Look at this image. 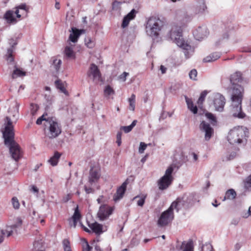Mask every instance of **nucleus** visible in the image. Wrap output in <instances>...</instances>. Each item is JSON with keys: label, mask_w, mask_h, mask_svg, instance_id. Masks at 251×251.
<instances>
[{"label": "nucleus", "mask_w": 251, "mask_h": 251, "mask_svg": "<svg viewBox=\"0 0 251 251\" xmlns=\"http://www.w3.org/2000/svg\"><path fill=\"white\" fill-rule=\"evenodd\" d=\"M242 81V74L240 72H236L232 74L230 77L231 86L230 89L232 91L231 100L232 112L233 117L240 119L244 118L246 114L242 112L241 102L243 98V87L239 84Z\"/></svg>", "instance_id": "obj_1"}, {"label": "nucleus", "mask_w": 251, "mask_h": 251, "mask_svg": "<svg viewBox=\"0 0 251 251\" xmlns=\"http://www.w3.org/2000/svg\"><path fill=\"white\" fill-rule=\"evenodd\" d=\"M177 19L178 22L173 24L168 35L171 40L178 47L186 51L184 53L185 56H187V51L191 49V46L184 39L182 36V31L188 22V18L183 13L182 18L178 17Z\"/></svg>", "instance_id": "obj_2"}, {"label": "nucleus", "mask_w": 251, "mask_h": 251, "mask_svg": "<svg viewBox=\"0 0 251 251\" xmlns=\"http://www.w3.org/2000/svg\"><path fill=\"white\" fill-rule=\"evenodd\" d=\"M5 124L4 129L2 131L4 145L9 148L11 157H22L23 152L19 144L14 140V126L10 117H6Z\"/></svg>", "instance_id": "obj_3"}, {"label": "nucleus", "mask_w": 251, "mask_h": 251, "mask_svg": "<svg viewBox=\"0 0 251 251\" xmlns=\"http://www.w3.org/2000/svg\"><path fill=\"white\" fill-rule=\"evenodd\" d=\"M164 25V21L158 17H151L148 19L146 26V32L154 42L159 41L160 32Z\"/></svg>", "instance_id": "obj_4"}, {"label": "nucleus", "mask_w": 251, "mask_h": 251, "mask_svg": "<svg viewBox=\"0 0 251 251\" xmlns=\"http://www.w3.org/2000/svg\"><path fill=\"white\" fill-rule=\"evenodd\" d=\"M248 136L249 131L247 128L238 126L230 130L227 136V140L231 144H242L246 143Z\"/></svg>", "instance_id": "obj_5"}, {"label": "nucleus", "mask_w": 251, "mask_h": 251, "mask_svg": "<svg viewBox=\"0 0 251 251\" xmlns=\"http://www.w3.org/2000/svg\"><path fill=\"white\" fill-rule=\"evenodd\" d=\"M182 201L180 198H177L173 201L169 208L163 212L158 220L157 224L160 226H164L171 222L174 218L173 210L174 209L178 211V203Z\"/></svg>", "instance_id": "obj_6"}, {"label": "nucleus", "mask_w": 251, "mask_h": 251, "mask_svg": "<svg viewBox=\"0 0 251 251\" xmlns=\"http://www.w3.org/2000/svg\"><path fill=\"white\" fill-rule=\"evenodd\" d=\"M47 124L45 125L46 136L50 139L57 137L62 132V127L58 120L54 117H51Z\"/></svg>", "instance_id": "obj_7"}, {"label": "nucleus", "mask_w": 251, "mask_h": 251, "mask_svg": "<svg viewBox=\"0 0 251 251\" xmlns=\"http://www.w3.org/2000/svg\"><path fill=\"white\" fill-rule=\"evenodd\" d=\"M180 166L181 164L177 165L173 164L167 168L164 175L157 181V185L159 190H166L172 184L174 180L172 174L174 168L176 167L178 169Z\"/></svg>", "instance_id": "obj_8"}, {"label": "nucleus", "mask_w": 251, "mask_h": 251, "mask_svg": "<svg viewBox=\"0 0 251 251\" xmlns=\"http://www.w3.org/2000/svg\"><path fill=\"white\" fill-rule=\"evenodd\" d=\"M101 176L100 167L99 164H97L91 167L88 177L89 182L92 184L98 182Z\"/></svg>", "instance_id": "obj_9"}, {"label": "nucleus", "mask_w": 251, "mask_h": 251, "mask_svg": "<svg viewBox=\"0 0 251 251\" xmlns=\"http://www.w3.org/2000/svg\"><path fill=\"white\" fill-rule=\"evenodd\" d=\"M88 77L93 79L94 82L97 83L101 81V74L98 66L95 64H91L87 72Z\"/></svg>", "instance_id": "obj_10"}, {"label": "nucleus", "mask_w": 251, "mask_h": 251, "mask_svg": "<svg viewBox=\"0 0 251 251\" xmlns=\"http://www.w3.org/2000/svg\"><path fill=\"white\" fill-rule=\"evenodd\" d=\"M114 209V207H111L107 204H102L99 208L98 213V217L101 220H104L112 214Z\"/></svg>", "instance_id": "obj_11"}, {"label": "nucleus", "mask_w": 251, "mask_h": 251, "mask_svg": "<svg viewBox=\"0 0 251 251\" xmlns=\"http://www.w3.org/2000/svg\"><path fill=\"white\" fill-rule=\"evenodd\" d=\"M200 128L201 131L205 132V139L209 140L214 133V129L210 124L204 121H202L200 125Z\"/></svg>", "instance_id": "obj_12"}, {"label": "nucleus", "mask_w": 251, "mask_h": 251, "mask_svg": "<svg viewBox=\"0 0 251 251\" xmlns=\"http://www.w3.org/2000/svg\"><path fill=\"white\" fill-rule=\"evenodd\" d=\"M180 199L182 200V201L178 203V206L181 205L182 206L189 207L194 204L196 201H198L196 195L194 194H190L187 197L184 196L183 197L180 198Z\"/></svg>", "instance_id": "obj_13"}, {"label": "nucleus", "mask_w": 251, "mask_h": 251, "mask_svg": "<svg viewBox=\"0 0 251 251\" xmlns=\"http://www.w3.org/2000/svg\"><path fill=\"white\" fill-rule=\"evenodd\" d=\"M18 225H13L11 226H7L5 231L0 228V244L2 243L4 239V236L5 234L7 235V237H9L12 235L13 232V229H16L18 226H21L22 223V221L18 219Z\"/></svg>", "instance_id": "obj_14"}, {"label": "nucleus", "mask_w": 251, "mask_h": 251, "mask_svg": "<svg viewBox=\"0 0 251 251\" xmlns=\"http://www.w3.org/2000/svg\"><path fill=\"white\" fill-rule=\"evenodd\" d=\"M213 103L215 110L219 112H222L224 110L226 103L225 98L223 95L217 94L215 96Z\"/></svg>", "instance_id": "obj_15"}, {"label": "nucleus", "mask_w": 251, "mask_h": 251, "mask_svg": "<svg viewBox=\"0 0 251 251\" xmlns=\"http://www.w3.org/2000/svg\"><path fill=\"white\" fill-rule=\"evenodd\" d=\"M127 183L128 182L126 180L120 186L117 188L116 192L113 197V200L115 202L119 201L123 198L126 190Z\"/></svg>", "instance_id": "obj_16"}, {"label": "nucleus", "mask_w": 251, "mask_h": 251, "mask_svg": "<svg viewBox=\"0 0 251 251\" xmlns=\"http://www.w3.org/2000/svg\"><path fill=\"white\" fill-rule=\"evenodd\" d=\"M208 34L207 28L205 25L199 26L193 31V35L197 40H201L206 37Z\"/></svg>", "instance_id": "obj_17"}, {"label": "nucleus", "mask_w": 251, "mask_h": 251, "mask_svg": "<svg viewBox=\"0 0 251 251\" xmlns=\"http://www.w3.org/2000/svg\"><path fill=\"white\" fill-rule=\"evenodd\" d=\"M15 13L17 18L26 17L29 11V8L25 3H22L16 7Z\"/></svg>", "instance_id": "obj_18"}, {"label": "nucleus", "mask_w": 251, "mask_h": 251, "mask_svg": "<svg viewBox=\"0 0 251 251\" xmlns=\"http://www.w3.org/2000/svg\"><path fill=\"white\" fill-rule=\"evenodd\" d=\"M50 68L55 70L56 72H58L59 71L62 61L60 59H58L56 57H52L50 60Z\"/></svg>", "instance_id": "obj_19"}, {"label": "nucleus", "mask_w": 251, "mask_h": 251, "mask_svg": "<svg viewBox=\"0 0 251 251\" xmlns=\"http://www.w3.org/2000/svg\"><path fill=\"white\" fill-rule=\"evenodd\" d=\"M88 226L93 232L96 234H100L102 232V226L101 225L95 222L93 223H88Z\"/></svg>", "instance_id": "obj_20"}, {"label": "nucleus", "mask_w": 251, "mask_h": 251, "mask_svg": "<svg viewBox=\"0 0 251 251\" xmlns=\"http://www.w3.org/2000/svg\"><path fill=\"white\" fill-rule=\"evenodd\" d=\"M70 31L72 32V33L70 34L69 38V40L73 43L76 42L80 36V34H79L77 31V28L75 27H72Z\"/></svg>", "instance_id": "obj_21"}, {"label": "nucleus", "mask_w": 251, "mask_h": 251, "mask_svg": "<svg viewBox=\"0 0 251 251\" xmlns=\"http://www.w3.org/2000/svg\"><path fill=\"white\" fill-rule=\"evenodd\" d=\"M48 109H49V107L48 106H47L46 107V112H44V113L39 118H38L36 121V124L38 125H40L42 124V123L43 121H46V124H47L49 122V120L52 116H50L49 115V114L47 113V111L48 110Z\"/></svg>", "instance_id": "obj_22"}, {"label": "nucleus", "mask_w": 251, "mask_h": 251, "mask_svg": "<svg viewBox=\"0 0 251 251\" xmlns=\"http://www.w3.org/2000/svg\"><path fill=\"white\" fill-rule=\"evenodd\" d=\"M14 39H11L9 41V44L11 45V48L7 49V54L6 55L7 60L9 61L10 62H12L14 60L13 58L12 53L13 52V48L15 46L17 45L16 42H13Z\"/></svg>", "instance_id": "obj_23"}, {"label": "nucleus", "mask_w": 251, "mask_h": 251, "mask_svg": "<svg viewBox=\"0 0 251 251\" xmlns=\"http://www.w3.org/2000/svg\"><path fill=\"white\" fill-rule=\"evenodd\" d=\"M4 18L9 24H15L17 22V20L14 16V12L12 10L6 11L4 15Z\"/></svg>", "instance_id": "obj_24"}, {"label": "nucleus", "mask_w": 251, "mask_h": 251, "mask_svg": "<svg viewBox=\"0 0 251 251\" xmlns=\"http://www.w3.org/2000/svg\"><path fill=\"white\" fill-rule=\"evenodd\" d=\"M221 53L219 52H215L211 53L203 58V61L204 62H211L215 61L220 57Z\"/></svg>", "instance_id": "obj_25"}, {"label": "nucleus", "mask_w": 251, "mask_h": 251, "mask_svg": "<svg viewBox=\"0 0 251 251\" xmlns=\"http://www.w3.org/2000/svg\"><path fill=\"white\" fill-rule=\"evenodd\" d=\"M207 7L203 0H199L197 1L196 7V12L198 13L204 12Z\"/></svg>", "instance_id": "obj_26"}, {"label": "nucleus", "mask_w": 251, "mask_h": 251, "mask_svg": "<svg viewBox=\"0 0 251 251\" xmlns=\"http://www.w3.org/2000/svg\"><path fill=\"white\" fill-rule=\"evenodd\" d=\"M81 218V215L79 211L78 205L76 206L75 209V212L73 215L72 219L73 221V226L75 227L77 222Z\"/></svg>", "instance_id": "obj_27"}, {"label": "nucleus", "mask_w": 251, "mask_h": 251, "mask_svg": "<svg viewBox=\"0 0 251 251\" xmlns=\"http://www.w3.org/2000/svg\"><path fill=\"white\" fill-rule=\"evenodd\" d=\"M236 197V192L232 189L228 190L225 194L223 201L226 200H233Z\"/></svg>", "instance_id": "obj_28"}, {"label": "nucleus", "mask_w": 251, "mask_h": 251, "mask_svg": "<svg viewBox=\"0 0 251 251\" xmlns=\"http://www.w3.org/2000/svg\"><path fill=\"white\" fill-rule=\"evenodd\" d=\"M186 102L188 105V108L194 114H196L198 112V108L196 105H194L193 102L190 100L187 97H185Z\"/></svg>", "instance_id": "obj_29"}, {"label": "nucleus", "mask_w": 251, "mask_h": 251, "mask_svg": "<svg viewBox=\"0 0 251 251\" xmlns=\"http://www.w3.org/2000/svg\"><path fill=\"white\" fill-rule=\"evenodd\" d=\"M55 86L58 89H59L61 92L64 93L66 95H67L68 92L65 88L64 86V84L62 81L60 79H57L55 82Z\"/></svg>", "instance_id": "obj_30"}, {"label": "nucleus", "mask_w": 251, "mask_h": 251, "mask_svg": "<svg viewBox=\"0 0 251 251\" xmlns=\"http://www.w3.org/2000/svg\"><path fill=\"white\" fill-rule=\"evenodd\" d=\"M137 120H134L131 124L128 126H122L120 127L121 130H123L125 133H127L130 132L133 128L136 126L137 124Z\"/></svg>", "instance_id": "obj_31"}, {"label": "nucleus", "mask_w": 251, "mask_h": 251, "mask_svg": "<svg viewBox=\"0 0 251 251\" xmlns=\"http://www.w3.org/2000/svg\"><path fill=\"white\" fill-rule=\"evenodd\" d=\"M26 73L18 68H16L13 71L12 77L13 78H15L17 77H21L25 75Z\"/></svg>", "instance_id": "obj_32"}, {"label": "nucleus", "mask_w": 251, "mask_h": 251, "mask_svg": "<svg viewBox=\"0 0 251 251\" xmlns=\"http://www.w3.org/2000/svg\"><path fill=\"white\" fill-rule=\"evenodd\" d=\"M206 117L210 121L211 124L212 126H216L217 125V121L216 116L212 113L210 112H206L205 114Z\"/></svg>", "instance_id": "obj_33"}, {"label": "nucleus", "mask_w": 251, "mask_h": 251, "mask_svg": "<svg viewBox=\"0 0 251 251\" xmlns=\"http://www.w3.org/2000/svg\"><path fill=\"white\" fill-rule=\"evenodd\" d=\"M64 52L67 57L69 58H74L75 57V53L73 50L70 47L67 46L65 48Z\"/></svg>", "instance_id": "obj_34"}, {"label": "nucleus", "mask_w": 251, "mask_h": 251, "mask_svg": "<svg viewBox=\"0 0 251 251\" xmlns=\"http://www.w3.org/2000/svg\"><path fill=\"white\" fill-rule=\"evenodd\" d=\"M244 186L246 190L251 191V175L247 177L244 180Z\"/></svg>", "instance_id": "obj_35"}, {"label": "nucleus", "mask_w": 251, "mask_h": 251, "mask_svg": "<svg viewBox=\"0 0 251 251\" xmlns=\"http://www.w3.org/2000/svg\"><path fill=\"white\" fill-rule=\"evenodd\" d=\"M128 102L129 110L134 111L135 107V95L134 94L131 95L130 98L128 99Z\"/></svg>", "instance_id": "obj_36"}, {"label": "nucleus", "mask_w": 251, "mask_h": 251, "mask_svg": "<svg viewBox=\"0 0 251 251\" xmlns=\"http://www.w3.org/2000/svg\"><path fill=\"white\" fill-rule=\"evenodd\" d=\"M63 248L64 251H72L71 243L68 239H65L62 241Z\"/></svg>", "instance_id": "obj_37"}, {"label": "nucleus", "mask_w": 251, "mask_h": 251, "mask_svg": "<svg viewBox=\"0 0 251 251\" xmlns=\"http://www.w3.org/2000/svg\"><path fill=\"white\" fill-rule=\"evenodd\" d=\"M207 93L208 92L206 90H204L201 93L200 97L197 101V103L199 107H200V105L202 104Z\"/></svg>", "instance_id": "obj_38"}, {"label": "nucleus", "mask_w": 251, "mask_h": 251, "mask_svg": "<svg viewBox=\"0 0 251 251\" xmlns=\"http://www.w3.org/2000/svg\"><path fill=\"white\" fill-rule=\"evenodd\" d=\"M146 198V196L143 195L141 197L139 196H136L134 198V200L138 199L137 201V205L139 206L142 207L144 204Z\"/></svg>", "instance_id": "obj_39"}, {"label": "nucleus", "mask_w": 251, "mask_h": 251, "mask_svg": "<svg viewBox=\"0 0 251 251\" xmlns=\"http://www.w3.org/2000/svg\"><path fill=\"white\" fill-rule=\"evenodd\" d=\"M183 251H194L193 242L192 240H189L186 244Z\"/></svg>", "instance_id": "obj_40"}, {"label": "nucleus", "mask_w": 251, "mask_h": 251, "mask_svg": "<svg viewBox=\"0 0 251 251\" xmlns=\"http://www.w3.org/2000/svg\"><path fill=\"white\" fill-rule=\"evenodd\" d=\"M19 105H20V104L17 102L15 101L13 106V108L14 109L13 117V119H15V120H17V117L18 115V111H19Z\"/></svg>", "instance_id": "obj_41"}, {"label": "nucleus", "mask_w": 251, "mask_h": 251, "mask_svg": "<svg viewBox=\"0 0 251 251\" xmlns=\"http://www.w3.org/2000/svg\"><path fill=\"white\" fill-rule=\"evenodd\" d=\"M13 207L15 209H18L20 207V203L18 199L14 197L11 200Z\"/></svg>", "instance_id": "obj_42"}, {"label": "nucleus", "mask_w": 251, "mask_h": 251, "mask_svg": "<svg viewBox=\"0 0 251 251\" xmlns=\"http://www.w3.org/2000/svg\"><path fill=\"white\" fill-rule=\"evenodd\" d=\"M131 20L126 16L124 17L123 19V22L122 24V27L124 28L126 27L129 24V23Z\"/></svg>", "instance_id": "obj_43"}, {"label": "nucleus", "mask_w": 251, "mask_h": 251, "mask_svg": "<svg viewBox=\"0 0 251 251\" xmlns=\"http://www.w3.org/2000/svg\"><path fill=\"white\" fill-rule=\"evenodd\" d=\"M189 77L190 79L196 80V77L197 76V71L196 69H193L192 70L189 74Z\"/></svg>", "instance_id": "obj_44"}, {"label": "nucleus", "mask_w": 251, "mask_h": 251, "mask_svg": "<svg viewBox=\"0 0 251 251\" xmlns=\"http://www.w3.org/2000/svg\"><path fill=\"white\" fill-rule=\"evenodd\" d=\"M38 109V106L37 104L34 103L30 104V111L32 115H34Z\"/></svg>", "instance_id": "obj_45"}, {"label": "nucleus", "mask_w": 251, "mask_h": 251, "mask_svg": "<svg viewBox=\"0 0 251 251\" xmlns=\"http://www.w3.org/2000/svg\"><path fill=\"white\" fill-rule=\"evenodd\" d=\"M104 93L106 95L109 96L114 94V91L109 85H107L104 89Z\"/></svg>", "instance_id": "obj_46"}, {"label": "nucleus", "mask_w": 251, "mask_h": 251, "mask_svg": "<svg viewBox=\"0 0 251 251\" xmlns=\"http://www.w3.org/2000/svg\"><path fill=\"white\" fill-rule=\"evenodd\" d=\"M122 134V131H118L117 134V135H116V138H117L116 143H117L118 146H121V143H122V139H121Z\"/></svg>", "instance_id": "obj_47"}, {"label": "nucleus", "mask_w": 251, "mask_h": 251, "mask_svg": "<svg viewBox=\"0 0 251 251\" xmlns=\"http://www.w3.org/2000/svg\"><path fill=\"white\" fill-rule=\"evenodd\" d=\"M128 75L129 74L128 73L125 72L118 76V79L123 82H124L126 80V76Z\"/></svg>", "instance_id": "obj_48"}, {"label": "nucleus", "mask_w": 251, "mask_h": 251, "mask_svg": "<svg viewBox=\"0 0 251 251\" xmlns=\"http://www.w3.org/2000/svg\"><path fill=\"white\" fill-rule=\"evenodd\" d=\"M59 158H50L48 162L50 163L52 166H54L57 164Z\"/></svg>", "instance_id": "obj_49"}, {"label": "nucleus", "mask_w": 251, "mask_h": 251, "mask_svg": "<svg viewBox=\"0 0 251 251\" xmlns=\"http://www.w3.org/2000/svg\"><path fill=\"white\" fill-rule=\"evenodd\" d=\"M136 10L134 9H132L130 12L128 13L126 16L128 17L131 20L133 19L135 17Z\"/></svg>", "instance_id": "obj_50"}, {"label": "nucleus", "mask_w": 251, "mask_h": 251, "mask_svg": "<svg viewBox=\"0 0 251 251\" xmlns=\"http://www.w3.org/2000/svg\"><path fill=\"white\" fill-rule=\"evenodd\" d=\"M147 148V144L144 142H141L139 148V152L143 153Z\"/></svg>", "instance_id": "obj_51"}, {"label": "nucleus", "mask_w": 251, "mask_h": 251, "mask_svg": "<svg viewBox=\"0 0 251 251\" xmlns=\"http://www.w3.org/2000/svg\"><path fill=\"white\" fill-rule=\"evenodd\" d=\"M229 36V30H226V31L222 35V38L223 39H228Z\"/></svg>", "instance_id": "obj_52"}, {"label": "nucleus", "mask_w": 251, "mask_h": 251, "mask_svg": "<svg viewBox=\"0 0 251 251\" xmlns=\"http://www.w3.org/2000/svg\"><path fill=\"white\" fill-rule=\"evenodd\" d=\"M84 190L87 194H90L93 193L94 190L91 187H88L86 186H84Z\"/></svg>", "instance_id": "obj_53"}, {"label": "nucleus", "mask_w": 251, "mask_h": 251, "mask_svg": "<svg viewBox=\"0 0 251 251\" xmlns=\"http://www.w3.org/2000/svg\"><path fill=\"white\" fill-rule=\"evenodd\" d=\"M120 3L117 1H114L112 3V7L113 9L117 10Z\"/></svg>", "instance_id": "obj_54"}, {"label": "nucleus", "mask_w": 251, "mask_h": 251, "mask_svg": "<svg viewBox=\"0 0 251 251\" xmlns=\"http://www.w3.org/2000/svg\"><path fill=\"white\" fill-rule=\"evenodd\" d=\"M92 249V248L91 246H90L88 242H86V246L85 247H83L82 251H91V250Z\"/></svg>", "instance_id": "obj_55"}, {"label": "nucleus", "mask_w": 251, "mask_h": 251, "mask_svg": "<svg viewBox=\"0 0 251 251\" xmlns=\"http://www.w3.org/2000/svg\"><path fill=\"white\" fill-rule=\"evenodd\" d=\"M103 199H104V196L101 195V196H100L97 200L98 203L99 204H100L102 202H104V201H103Z\"/></svg>", "instance_id": "obj_56"}, {"label": "nucleus", "mask_w": 251, "mask_h": 251, "mask_svg": "<svg viewBox=\"0 0 251 251\" xmlns=\"http://www.w3.org/2000/svg\"><path fill=\"white\" fill-rule=\"evenodd\" d=\"M160 69L161 71L162 74H164L166 73L167 68L165 66L161 65Z\"/></svg>", "instance_id": "obj_57"}, {"label": "nucleus", "mask_w": 251, "mask_h": 251, "mask_svg": "<svg viewBox=\"0 0 251 251\" xmlns=\"http://www.w3.org/2000/svg\"><path fill=\"white\" fill-rule=\"evenodd\" d=\"M80 225H81V227L83 228V230L88 232V233H91V230L90 229H89L88 228H87L86 227L84 226L81 223H80Z\"/></svg>", "instance_id": "obj_58"}, {"label": "nucleus", "mask_w": 251, "mask_h": 251, "mask_svg": "<svg viewBox=\"0 0 251 251\" xmlns=\"http://www.w3.org/2000/svg\"><path fill=\"white\" fill-rule=\"evenodd\" d=\"M241 247V245L238 243H236L235 245V249L236 250L238 251L239 250Z\"/></svg>", "instance_id": "obj_59"}, {"label": "nucleus", "mask_w": 251, "mask_h": 251, "mask_svg": "<svg viewBox=\"0 0 251 251\" xmlns=\"http://www.w3.org/2000/svg\"><path fill=\"white\" fill-rule=\"evenodd\" d=\"M61 153L58 152V151H56L54 152V155L52 156V157H60L61 156Z\"/></svg>", "instance_id": "obj_60"}, {"label": "nucleus", "mask_w": 251, "mask_h": 251, "mask_svg": "<svg viewBox=\"0 0 251 251\" xmlns=\"http://www.w3.org/2000/svg\"><path fill=\"white\" fill-rule=\"evenodd\" d=\"M77 31L78 32L79 34H80V35L81 34L85 33V29H77Z\"/></svg>", "instance_id": "obj_61"}, {"label": "nucleus", "mask_w": 251, "mask_h": 251, "mask_svg": "<svg viewBox=\"0 0 251 251\" xmlns=\"http://www.w3.org/2000/svg\"><path fill=\"white\" fill-rule=\"evenodd\" d=\"M55 7L57 9H60V6H59V2L56 1L55 4Z\"/></svg>", "instance_id": "obj_62"}, {"label": "nucleus", "mask_w": 251, "mask_h": 251, "mask_svg": "<svg viewBox=\"0 0 251 251\" xmlns=\"http://www.w3.org/2000/svg\"><path fill=\"white\" fill-rule=\"evenodd\" d=\"M42 166V164L40 163L39 164H37L36 166H35V168L34 169V170L35 171H37L38 170V169L39 168V167Z\"/></svg>", "instance_id": "obj_63"}, {"label": "nucleus", "mask_w": 251, "mask_h": 251, "mask_svg": "<svg viewBox=\"0 0 251 251\" xmlns=\"http://www.w3.org/2000/svg\"><path fill=\"white\" fill-rule=\"evenodd\" d=\"M32 188L34 192H38V189L36 187L33 186Z\"/></svg>", "instance_id": "obj_64"}]
</instances>
